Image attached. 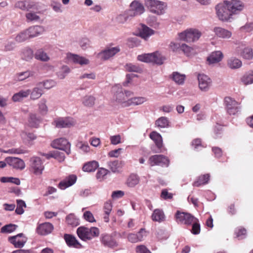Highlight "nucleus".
Here are the masks:
<instances>
[{"label": "nucleus", "mask_w": 253, "mask_h": 253, "mask_svg": "<svg viewBox=\"0 0 253 253\" xmlns=\"http://www.w3.org/2000/svg\"><path fill=\"white\" fill-rule=\"evenodd\" d=\"M68 59L73 61L75 63L79 64L81 65H87L89 63V60L82 56H80L77 54L68 53L67 54Z\"/></svg>", "instance_id": "nucleus-28"}, {"label": "nucleus", "mask_w": 253, "mask_h": 253, "mask_svg": "<svg viewBox=\"0 0 253 253\" xmlns=\"http://www.w3.org/2000/svg\"><path fill=\"white\" fill-rule=\"evenodd\" d=\"M161 197L165 200L171 199L173 198V194L169 192L167 189H163L161 192Z\"/></svg>", "instance_id": "nucleus-64"}, {"label": "nucleus", "mask_w": 253, "mask_h": 253, "mask_svg": "<svg viewBox=\"0 0 253 253\" xmlns=\"http://www.w3.org/2000/svg\"><path fill=\"white\" fill-rule=\"evenodd\" d=\"M198 79L200 89L204 91L208 90L211 85V79L208 76L203 74H199Z\"/></svg>", "instance_id": "nucleus-18"}, {"label": "nucleus", "mask_w": 253, "mask_h": 253, "mask_svg": "<svg viewBox=\"0 0 253 253\" xmlns=\"http://www.w3.org/2000/svg\"><path fill=\"white\" fill-rule=\"evenodd\" d=\"M15 7L22 10H29L31 8H36V3L31 1H19L15 5Z\"/></svg>", "instance_id": "nucleus-26"}, {"label": "nucleus", "mask_w": 253, "mask_h": 253, "mask_svg": "<svg viewBox=\"0 0 253 253\" xmlns=\"http://www.w3.org/2000/svg\"><path fill=\"white\" fill-rule=\"evenodd\" d=\"M64 238L69 247L76 248H80L82 247L81 244L76 239L75 237L72 235L66 234L64 235Z\"/></svg>", "instance_id": "nucleus-30"}, {"label": "nucleus", "mask_w": 253, "mask_h": 253, "mask_svg": "<svg viewBox=\"0 0 253 253\" xmlns=\"http://www.w3.org/2000/svg\"><path fill=\"white\" fill-rule=\"evenodd\" d=\"M147 99L144 97H134L129 98L126 104V107L131 105H139L147 101Z\"/></svg>", "instance_id": "nucleus-33"}, {"label": "nucleus", "mask_w": 253, "mask_h": 253, "mask_svg": "<svg viewBox=\"0 0 253 253\" xmlns=\"http://www.w3.org/2000/svg\"><path fill=\"white\" fill-rule=\"evenodd\" d=\"M144 11L142 3L137 0H133L130 3L129 9L126 12L130 18H132L141 15Z\"/></svg>", "instance_id": "nucleus-9"}, {"label": "nucleus", "mask_w": 253, "mask_h": 253, "mask_svg": "<svg viewBox=\"0 0 253 253\" xmlns=\"http://www.w3.org/2000/svg\"><path fill=\"white\" fill-rule=\"evenodd\" d=\"M70 72V69L67 66H63L59 71L56 73V75L60 79H64Z\"/></svg>", "instance_id": "nucleus-44"}, {"label": "nucleus", "mask_w": 253, "mask_h": 253, "mask_svg": "<svg viewBox=\"0 0 253 253\" xmlns=\"http://www.w3.org/2000/svg\"><path fill=\"white\" fill-rule=\"evenodd\" d=\"M175 218L178 224L190 226L192 225V221L195 220L196 217L190 213L177 211Z\"/></svg>", "instance_id": "nucleus-7"}, {"label": "nucleus", "mask_w": 253, "mask_h": 253, "mask_svg": "<svg viewBox=\"0 0 253 253\" xmlns=\"http://www.w3.org/2000/svg\"><path fill=\"white\" fill-rule=\"evenodd\" d=\"M27 13L25 14L27 21L32 22H41L42 11L40 10L39 6L36 3V8H31L30 10H27Z\"/></svg>", "instance_id": "nucleus-12"}, {"label": "nucleus", "mask_w": 253, "mask_h": 253, "mask_svg": "<svg viewBox=\"0 0 253 253\" xmlns=\"http://www.w3.org/2000/svg\"><path fill=\"white\" fill-rule=\"evenodd\" d=\"M236 237L239 240L245 238L246 236V230L245 228H239L235 231Z\"/></svg>", "instance_id": "nucleus-61"}, {"label": "nucleus", "mask_w": 253, "mask_h": 253, "mask_svg": "<svg viewBox=\"0 0 253 253\" xmlns=\"http://www.w3.org/2000/svg\"><path fill=\"white\" fill-rule=\"evenodd\" d=\"M145 3L151 12L158 15L163 14L167 8L166 3L159 0H145Z\"/></svg>", "instance_id": "nucleus-4"}, {"label": "nucleus", "mask_w": 253, "mask_h": 253, "mask_svg": "<svg viewBox=\"0 0 253 253\" xmlns=\"http://www.w3.org/2000/svg\"><path fill=\"white\" fill-rule=\"evenodd\" d=\"M5 160L8 165L14 169H23L25 167L24 162L19 158L7 157Z\"/></svg>", "instance_id": "nucleus-22"}, {"label": "nucleus", "mask_w": 253, "mask_h": 253, "mask_svg": "<svg viewBox=\"0 0 253 253\" xmlns=\"http://www.w3.org/2000/svg\"><path fill=\"white\" fill-rule=\"evenodd\" d=\"M30 38L37 37L44 32V28L42 26H33L27 29Z\"/></svg>", "instance_id": "nucleus-29"}, {"label": "nucleus", "mask_w": 253, "mask_h": 253, "mask_svg": "<svg viewBox=\"0 0 253 253\" xmlns=\"http://www.w3.org/2000/svg\"><path fill=\"white\" fill-rule=\"evenodd\" d=\"M137 59L140 61L151 63L158 65H162L166 59V57L158 51L153 53L139 55Z\"/></svg>", "instance_id": "nucleus-1"}, {"label": "nucleus", "mask_w": 253, "mask_h": 253, "mask_svg": "<svg viewBox=\"0 0 253 253\" xmlns=\"http://www.w3.org/2000/svg\"><path fill=\"white\" fill-rule=\"evenodd\" d=\"M30 95V89L21 90L19 92L14 94L12 99L14 102H19L24 98H27Z\"/></svg>", "instance_id": "nucleus-32"}, {"label": "nucleus", "mask_w": 253, "mask_h": 253, "mask_svg": "<svg viewBox=\"0 0 253 253\" xmlns=\"http://www.w3.org/2000/svg\"><path fill=\"white\" fill-rule=\"evenodd\" d=\"M95 100L94 97L91 95H86L83 98L82 103L86 107H91L94 105Z\"/></svg>", "instance_id": "nucleus-45"}, {"label": "nucleus", "mask_w": 253, "mask_h": 253, "mask_svg": "<svg viewBox=\"0 0 253 253\" xmlns=\"http://www.w3.org/2000/svg\"><path fill=\"white\" fill-rule=\"evenodd\" d=\"M155 34V31L146 25L141 24L138 27V36L145 41Z\"/></svg>", "instance_id": "nucleus-21"}, {"label": "nucleus", "mask_w": 253, "mask_h": 253, "mask_svg": "<svg viewBox=\"0 0 253 253\" xmlns=\"http://www.w3.org/2000/svg\"><path fill=\"white\" fill-rule=\"evenodd\" d=\"M227 66L231 69H236L242 66V62L240 59L235 57H231L227 60Z\"/></svg>", "instance_id": "nucleus-35"}, {"label": "nucleus", "mask_w": 253, "mask_h": 253, "mask_svg": "<svg viewBox=\"0 0 253 253\" xmlns=\"http://www.w3.org/2000/svg\"><path fill=\"white\" fill-rule=\"evenodd\" d=\"M99 167L98 163L96 161H92L86 163L83 167V170L86 172H92Z\"/></svg>", "instance_id": "nucleus-36"}, {"label": "nucleus", "mask_w": 253, "mask_h": 253, "mask_svg": "<svg viewBox=\"0 0 253 253\" xmlns=\"http://www.w3.org/2000/svg\"><path fill=\"white\" fill-rule=\"evenodd\" d=\"M125 70L129 72H135L141 73L142 72V68L137 64L132 63H126L125 66Z\"/></svg>", "instance_id": "nucleus-37"}, {"label": "nucleus", "mask_w": 253, "mask_h": 253, "mask_svg": "<svg viewBox=\"0 0 253 253\" xmlns=\"http://www.w3.org/2000/svg\"><path fill=\"white\" fill-rule=\"evenodd\" d=\"M17 227V225L13 224H9L3 226L0 229L1 233H10L14 231Z\"/></svg>", "instance_id": "nucleus-54"}, {"label": "nucleus", "mask_w": 253, "mask_h": 253, "mask_svg": "<svg viewBox=\"0 0 253 253\" xmlns=\"http://www.w3.org/2000/svg\"><path fill=\"white\" fill-rule=\"evenodd\" d=\"M33 51L30 48L26 47L21 50V57L23 60L29 61L33 58Z\"/></svg>", "instance_id": "nucleus-39"}, {"label": "nucleus", "mask_w": 253, "mask_h": 253, "mask_svg": "<svg viewBox=\"0 0 253 253\" xmlns=\"http://www.w3.org/2000/svg\"><path fill=\"white\" fill-rule=\"evenodd\" d=\"M210 177L209 174H206L200 176L197 180L194 182L193 185L194 186L199 187L202 185L207 184L210 180Z\"/></svg>", "instance_id": "nucleus-40"}, {"label": "nucleus", "mask_w": 253, "mask_h": 253, "mask_svg": "<svg viewBox=\"0 0 253 253\" xmlns=\"http://www.w3.org/2000/svg\"><path fill=\"white\" fill-rule=\"evenodd\" d=\"M30 167L31 170L36 175L41 174L44 169L43 163L40 158L33 157L30 159Z\"/></svg>", "instance_id": "nucleus-14"}, {"label": "nucleus", "mask_w": 253, "mask_h": 253, "mask_svg": "<svg viewBox=\"0 0 253 253\" xmlns=\"http://www.w3.org/2000/svg\"><path fill=\"white\" fill-rule=\"evenodd\" d=\"M28 39L30 37L27 30L20 32L15 38V41L18 42H23Z\"/></svg>", "instance_id": "nucleus-50"}, {"label": "nucleus", "mask_w": 253, "mask_h": 253, "mask_svg": "<svg viewBox=\"0 0 253 253\" xmlns=\"http://www.w3.org/2000/svg\"><path fill=\"white\" fill-rule=\"evenodd\" d=\"M242 82L245 84L253 83V71H250L245 74L242 78Z\"/></svg>", "instance_id": "nucleus-52"}, {"label": "nucleus", "mask_w": 253, "mask_h": 253, "mask_svg": "<svg viewBox=\"0 0 253 253\" xmlns=\"http://www.w3.org/2000/svg\"><path fill=\"white\" fill-rule=\"evenodd\" d=\"M53 158L56 159L60 162H63L65 159V155L63 152L58 150L53 151Z\"/></svg>", "instance_id": "nucleus-62"}, {"label": "nucleus", "mask_w": 253, "mask_h": 253, "mask_svg": "<svg viewBox=\"0 0 253 253\" xmlns=\"http://www.w3.org/2000/svg\"><path fill=\"white\" fill-rule=\"evenodd\" d=\"M119 47L107 48L98 53V56L103 60H107L120 51Z\"/></svg>", "instance_id": "nucleus-23"}, {"label": "nucleus", "mask_w": 253, "mask_h": 253, "mask_svg": "<svg viewBox=\"0 0 253 253\" xmlns=\"http://www.w3.org/2000/svg\"><path fill=\"white\" fill-rule=\"evenodd\" d=\"M179 49L187 56H191L194 54V49L185 43H182L180 45Z\"/></svg>", "instance_id": "nucleus-49"}, {"label": "nucleus", "mask_w": 253, "mask_h": 253, "mask_svg": "<svg viewBox=\"0 0 253 253\" xmlns=\"http://www.w3.org/2000/svg\"><path fill=\"white\" fill-rule=\"evenodd\" d=\"M77 233L81 239L83 241H86L98 237L100 232L99 229L95 227H92L89 228L84 226H81L77 229Z\"/></svg>", "instance_id": "nucleus-5"}, {"label": "nucleus", "mask_w": 253, "mask_h": 253, "mask_svg": "<svg viewBox=\"0 0 253 253\" xmlns=\"http://www.w3.org/2000/svg\"><path fill=\"white\" fill-rule=\"evenodd\" d=\"M129 18H130V17L128 15L126 11L124 14L119 15L117 18V21L120 23H124Z\"/></svg>", "instance_id": "nucleus-63"}, {"label": "nucleus", "mask_w": 253, "mask_h": 253, "mask_svg": "<svg viewBox=\"0 0 253 253\" xmlns=\"http://www.w3.org/2000/svg\"><path fill=\"white\" fill-rule=\"evenodd\" d=\"M121 162L116 160L109 162L108 166L113 172H118L121 167Z\"/></svg>", "instance_id": "nucleus-47"}, {"label": "nucleus", "mask_w": 253, "mask_h": 253, "mask_svg": "<svg viewBox=\"0 0 253 253\" xmlns=\"http://www.w3.org/2000/svg\"><path fill=\"white\" fill-rule=\"evenodd\" d=\"M213 32L217 37L222 39H227L232 36L231 31L219 27H215Z\"/></svg>", "instance_id": "nucleus-27"}, {"label": "nucleus", "mask_w": 253, "mask_h": 253, "mask_svg": "<svg viewBox=\"0 0 253 253\" xmlns=\"http://www.w3.org/2000/svg\"><path fill=\"white\" fill-rule=\"evenodd\" d=\"M5 152L8 154H21L27 153V151L22 148H13L7 150Z\"/></svg>", "instance_id": "nucleus-60"}, {"label": "nucleus", "mask_w": 253, "mask_h": 253, "mask_svg": "<svg viewBox=\"0 0 253 253\" xmlns=\"http://www.w3.org/2000/svg\"><path fill=\"white\" fill-rule=\"evenodd\" d=\"M53 124L57 128L70 127L74 125L75 122L71 117H60L55 119Z\"/></svg>", "instance_id": "nucleus-16"}, {"label": "nucleus", "mask_w": 253, "mask_h": 253, "mask_svg": "<svg viewBox=\"0 0 253 253\" xmlns=\"http://www.w3.org/2000/svg\"><path fill=\"white\" fill-rule=\"evenodd\" d=\"M53 229V225L49 222L40 224L36 229L37 233L41 235H46L50 234Z\"/></svg>", "instance_id": "nucleus-24"}, {"label": "nucleus", "mask_w": 253, "mask_h": 253, "mask_svg": "<svg viewBox=\"0 0 253 253\" xmlns=\"http://www.w3.org/2000/svg\"><path fill=\"white\" fill-rule=\"evenodd\" d=\"M100 242L104 247L111 249L114 248L118 245L114 237L111 234H102L100 237Z\"/></svg>", "instance_id": "nucleus-17"}, {"label": "nucleus", "mask_w": 253, "mask_h": 253, "mask_svg": "<svg viewBox=\"0 0 253 253\" xmlns=\"http://www.w3.org/2000/svg\"><path fill=\"white\" fill-rule=\"evenodd\" d=\"M186 76L184 74H181L178 72H175V83L181 85L184 83Z\"/></svg>", "instance_id": "nucleus-57"}, {"label": "nucleus", "mask_w": 253, "mask_h": 253, "mask_svg": "<svg viewBox=\"0 0 253 253\" xmlns=\"http://www.w3.org/2000/svg\"><path fill=\"white\" fill-rule=\"evenodd\" d=\"M155 125L159 127L164 128L168 126L169 121L167 118L162 117L156 121Z\"/></svg>", "instance_id": "nucleus-55"}, {"label": "nucleus", "mask_w": 253, "mask_h": 253, "mask_svg": "<svg viewBox=\"0 0 253 253\" xmlns=\"http://www.w3.org/2000/svg\"><path fill=\"white\" fill-rule=\"evenodd\" d=\"M148 163L151 167L154 166L168 167L169 165V160L167 157L163 155H155L149 157Z\"/></svg>", "instance_id": "nucleus-11"}, {"label": "nucleus", "mask_w": 253, "mask_h": 253, "mask_svg": "<svg viewBox=\"0 0 253 253\" xmlns=\"http://www.w3.org/2000/svg\"><path fill=\"white\" fill-rule=\"evenodd\" d=\"M43 94V90L39 87H35L32 90L30 89V98L32 100L39 99Z\"/></svg>", "instance_id": "nucleus-41"}, {"label": "nucleus", "mask_w": 253, "mask_h": 253, "mask_svg": "<svg viewBox=\"0 0 253 253\" xmlns=\"http://www.w3.org/2000/svg\"><path fill=\"white\" fill-rule=\"evenodd\" d=\"M192 228L190 231L193 235H198L201 232V225L199 219L196 217L195 220L192 221Z\"/></svg>", "instance_id": "nucleus-43"}, {"label": "nucleus", "mask_w": 253, "mask_h": 253, "mask_svg": "<svg viewBox=\"0 0 253 253\" xmlns=\"http://www.w3.org/2000/svg\"><path fill=\"white\" fill-rule=\"evenodd\" d=\"M29 122L31 126L37 127L40 123V119L35 114H31L30 115Z\"/></svg>", "instance_id": "nucleus-56"}, {"label": "nucleus", "mask_w": 253, "mask_h": 253, "mask_svg": "<svg viewBox=\"0 0 253 253\" xmlns=\"http://www.w3.org/2000/svg\"><path fill=\"white\" fill-rule=\"evenodd\" d=\"M46 100L42 98L39 103V109L40 113L42 115H45L48 112V107L46 105Z\"/></svg>", "instance_id": "nucleus-53"}, {"label": "nucleus", "mask_w": 253, "mask_h": 253, "mask_svg": "<svg viewBox=\"0 0 253 253\" xmlns=\"http://www.w3.org/2000/svg\"><path fill=\"white\" fill-rule=\"evenodd\" d=\"M108 172V170L106 169L102 168H99L96 173V178L99 181L102 180Z\"/></svg>", "instance_id": "nucleus-58"}, {"label": "nucleus", "mask_w": 253, "mask_h": 253, "mask_svg": "<svg viewBox=\"0 0 253 253\" xmlns=\"http://www.w3.org/2000/svg\"><path fill=\"white\" fill-rule=\"evenodd\" d=\"M236 52L238 55L247 60H251L253 58L252 48L250 47L246 46L243 42L238 43V45L236 48Z\"/></svg>", "instance_id": "nucleus-10"}, {"label": "nucleus", "mask_w": 253, "mask_h": 253, "mask_svg": "<svg viewBox=\"0 0 253 253\" xmlns=\"http://www.w3.org/2000/svg\"><path fill=\"white\" fill-rule=\"evenodd\" d=\"M112 91L115 93L116 100L126 107L127 102L123 88L120 84H116L112 87Z\"/></svg>", "instance_id": "nucleus-20"}, {"label": "nucleus", "mask_w": 253, "mask_h": 253, "mask_svg": "<svg viewBox=\"0 0 253 253\" xmlns=\"http://www.w3.org/2000/svg\"><path fill=\"white\" fill-rule=\"evenodd\" d=\"M53 148L64 151L67 155L71 153V144L64 138H60L54 140L51 143Z\"/></svg>", "instance_id": "nucleus-13"}, {"label": "nucleus", "mask_w": 253, "mask_h": 253, "mask_svg": "<svg viewBox=\"0 0 253 253\" xmlns=\"http://www.w3.org/2000/svg\"><path fill=\"white\" fill-rule=\"evenodd\" d=\"M42 84L44 88L49 89L56 84V82L52 80H48L40 83Z\"/></svg>", "instance_id": "nucleus-59"}, {"label": "nucleus", "mask_w": 253, "mask_h": 253, "mask_svg": "<svg viewBox=\"0 0 253 253\" xmlns=\"http://www.w3.org/2000/svg\"><path fill=\"white\" fill-rule=\"evenodd\" d=\"M139 182V178L138 175L131 174L127 179V184L128 186L133 187Z\"/></svg>", "instance_id": "nucleus-48"}, {"label": "nucleus", "mask_w": 253, "mask_h": 253, "mask_svg": "<svg viewBox=\"0 0 253 253\" xmlns=\"http://www.w3.org/2000/svg\"><path fill=\"white\" fill-rule=\"evenodd\" d=\"M76 180L77 177L75 175H70L60 182L58 187L62 190H64L73 185Z\"/></svg>", "instance_id": "nucleus-25"}, {"label": "nucleus", "mask_w": 253, "mask_h": 253, "mask_svg": "<svg viewBox=\"0 0 253 253\" xmlns=\"http://www.w3.org/2000/svg\"><path fill=\"white\" fill-rule=\"evenodd\" d=\"M227 4L232 17L234 15L240 13L245 7L244 3L239 0H227Z\"/></svg>", "instance_id": "nucleus-15"}, {"label": "nucleus", "mask_w": 253, "mask_h": 253, "mask_svg": "<svg viewBox=\"0 0 253 253\" xmlns=\"http://www.w3.org/2000/svg\"><path fill=\"white\" fill-rule=\"evenodd\" d=\"M202 36V33L197 29L189 28L178 34L179 39L187 42L197 41Z\"/></svg>", "instance_id": "nucleus-3"}, {"label": "nucleus", "mask_w": 253, "mask_h": 253, "mask_svg": "<svg viewBox=\"0 0 253 253\" xmlns=\"http://www.w3.org/2000/svg\"><path fill=\"white\" fill-rule=\"evenodd\" d=\"M34 75V72L31 71H26L17 73L14 77L16 81H23L30 77Z\"/></svg>", "instance_id": "nucleus-38"}, {"label": "nucleus", "mask_w": 253, "mask_h": 253, "mask_svg": "<svg viewBox=\"0 0 253 253\" xmlns=\"http://www.w3.org/2000/svg\"><path fill=\"white\" fill-rule=\"evenodd\" d=\"M223 55L220 51L212 52L207 58L209 64H214L220 62L223 58Z\"/></svg>", "instance_id": "nucleus-31"}, {"label": "nucleus", "mask_w": 253, "mask_h": 253, "mask_svg": "<svg viewBox=\"0 0 253 253\" xmlns=\"http://www.w3.org/2000/svg\"><path fill=\"white\" fill-rule=\"evenodd\" d=\"M152 220L154 221L161 222L165 218V215L162 210L155 209L151 215Z\"/></svg>", "instance_id": "nucleus-34"}, {"label": "nucleus", "mask_w": 253, "mask_h": 253, "mask_svg": "<svg viewBox=\"0 0 253 253\" xmlns=\"http://www.w3.org/2000/svg\"><path fill=\"white\" fill-rule=\"evenodd\" d=\"M224 103L227 112L229 115H234L241 111L240 104L230 97H225Z\"/></svg>", "instance_id": "nucleus-8"}, {"label": "nucleus", "mask_w": 253, "mask_h": 253, "mask_svg": "<svg viewBox=\"0 0 253 253\" xmlns=\"http://www.w3.org/2000/svg\"><path fill=\"white\" fill-rule=\"evenodd\" d=\"M216 14L218 19L222 22H231L234 18L229 10L227 0L217 4L215 7Z\"/></svg>", "instance_id": "nucleus-2"}, {"label": "nucleus", "mask_w": 253, "mask_h": 253, "mask_svg": "<svg viewBox=\"0 0 253 253\" xmlns=\"http://www.w3.org/2000/svg\"><path fill=\"white\" fill-rule=\"evenodd\" d=\"M35 57L36 59L46 62L49 60V57L46 52L42 49H39L37 50L35 54Z\"/></svg>", "instance_id": "nucleus-42"}, {"label": "nucleus", "mask_w": 253, "mask_h": 253, "mask_svg": "<svg viewBox=\"0 0 253 253\" xmlns=\"http://www.w3.org/2000/svg\"><path fill=\"white\" fill-rule=\"evenodd\" d=\"M17 207L15 210V212L18 214H22L24 213V208L26 207L25 202L22 200H17Z\"/></svg>", "instance_id": "nucleus-51"}, {"label": "nucleus", "mask_w": 253, "mask_h": 253, "mask_svg": "<svg viewBox=\"0 0 253 253\" xmlns=\"http://www.w3.org/2000/svg\"><path fill=\"white\" fill-rule=\"evenodd\" d=\"M66 222L73 226H77L79 224V220L74 214L70 213L66 216Z\"/></svg>", "instance_id": "nucleus-46"}, {"label": "nucleus", "mask_w": 253, "mask_h": 253, "mask_svg": "<svg viewBox=\"0 0 253 253\" xmlns=\"http://www.w3.org/2000/svg\"><path fill=\"white\" fill-rule=\"evenodd\" d=\"M8 241L17 248H22L27 242V238L24 237L23 233L9 237Z\"/></svg>", "instance_id": "nucleus-19"}, {"label": "nucleus", "mask_w": 253, "mask_h": 253, "mask_svg": "<svg viewBox=\"0 0 253 253\" xmlns=\"http://www.w3.org/2000/svg\"><path fill=\"white\" fill-rule=\"evenodd\" d=\"M149 137L153 141L155 145L151 147L153 152L155 153H163L166 151L164 146L161 135L155 131H153L149 134Z\"/></svg>", "instance_id": "nucleus-6"}]
</instances>
